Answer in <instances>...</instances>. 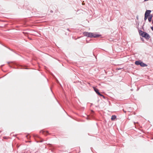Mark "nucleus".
Returning <instances> with one entry per match:
<instances>
[{"label": "nucleus", "mask_w": 153, "mask_h": 153, "mask_svg": "<svg viewBox=\"0 0 153 153\" xmlns=\"http://www.w3.org/2000/svg\"><path fill=\"white\" fill-rule=\"evenodd\" d=\"M83 34L85 36H86L88 37H89L91 38H96L100 36L99 35L95 33H89L87 32H84L83 33Z\"/></svg>", "instance_id": "obj_1"}, {"label": "nucleus", "mask_w": 153, "mask_h": 153, "mask_svg": "<svg viewBox=\"0 0 153 153\" xmlns=\"http://www.w3.org/2000/svg\"><path fill=\"white\" fill-rule=\"evenodd\" d=\"M140 33L142 36L146 38H149V34L146 32H143L141 31L140 32Z\"/></svg>", "instance_id": "obj_2"}, {"label": "nucleus", "mask_w": 153, "mask_h": 153, "mask_svg": "<svg viewBox=\"0 0 153 153\" xmlns=\"http://www.w3.org/2000/svg\"><path fill=\"white\" fill-rule=\"evenodd\" d=\"M93 88H94V91L96 92V93L99 95H100L101 96H102L103 97H104L102 94H101L99 92V90L97 88H96L94 87H93Z\"/></svg>", "instance_id": "obj_3"}, {"label": "nucleus", "mask_w": 153, "mask_h": 153, "mask_svg": "<svg viewBox=\"0 0 153 153\" xmlns=\"http://www.w3.org/2000/svg\"><path fill=\"white\" fill-rule=\"evenodd\" d=\"M151 11L150 10H146V11L145 15L147 16H149V14L150 13Z\"/></svg>", "instance_id": "obj_4"}, {"label": "nucleus", "mask_w": 153, "mask_h": 153, "mask_svg": "<svg viewBox=\"0 0 153 153\" xmlns=\"http://www.w3.org/2000/svg\"><path fill=\"white\" fill-rule=\"evenodd\" d=\"M142 67H145L147 66V65L143 63V62H141L140 65Z\"/></svg>", "instance_id": "obj_5"}, {"label": "nucleus", "mask_w": 153, "mask_h": 153, "mask_svg": "<svg viewBox=\"0 0 153 153\" xmlns=\"http://www.w3.org/2000/svg\"><path fill=\"white\" fill-rule=\"evenodd\" d=\"M152 15H150L149 16V17L148 18V20L149 22H150L152 21Z\"/></svg>", "instance_id": "obj_6"}, {"label": "nucleus", "mask_w": 153, "mask_h": 153, "mask_svg": "<svg viewBox=\"0 0 153 153\" xmlns=\"http://www.w3.org/2000/svg\"><path fill=\"white\" fill-rule=\"evenodd\" d=\"M140 61H136L135 62V64L137 65H140Z\"/></svg>", "instance_id": "obj_7"}, {"label": "nucleus", "mask_w": 153, "mask_h": 153, "mask_svg": "<svg viewBox=\"0 0 153 153\" xmlns=\"http://www.w3.org/2000/svg\"><path fill=\"white\" fill-rule=\"evenodd\" d=\"M116 118V116L115 115H113L112 116L111 120H114Z\"/></svg>", "instance_id": "obj_8"}, {"label": "nucleus", "mask_w": 153, "mask_h": 153, "mask_svg": "<svg viewBox=\"0 0 153 153\" xmlns=\"http://www.w3.org/2000/svg\"><path fill=\"white\" fill-rule=\"evenodd\" d=\"M148 17V16H147L145 15V17H144L145 20H146L147 19Z\"/></svg>", "instance_id": "obj_9"}, {"label": "nucleus", "mask_w": 153, "mask_h": 153, "mask_svg": "<svg viewBox=\"0 0 153 153\" xmlns=\"http://www.w3.org/2000/svg\"><path fill=\"white\" fill-rule=\"evenodd\" d=\"M151 28L153 31V27H151Z\"/></svg>", "instance_id": "obj_10"}]
</instances>
